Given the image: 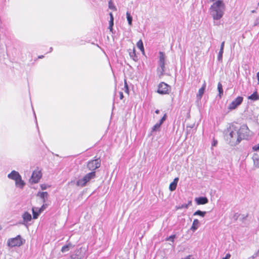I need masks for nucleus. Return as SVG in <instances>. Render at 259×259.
<instances>
[{
    "label": "nucleus",
    "instance_id": "obj_21",
    "mask_svg": "<svg viewBox=\"0 0 259 259\" xmlns=\"http://www.w3.org/2000/svg\"><path fill=\"white\" fill-rule=\"evenodd\" d=\"M110 20H109V27L108 29L110 30L111 32L113 31V26L114 25V17L112 13H110Z\"/></svg>",
    "mask_w": 259,
    "mask_h": 259
},
{
    "label": "nucleus",
    "instance_id": "obj_52",
    "mask_svg": "<svg viewBox=\"0 0 259 259\" xmlns=\"http://www.w3.org/2000/svg\"><path fill=\"white\" fill-rule=\"evenodd\" d=\"M44 57V56H43V55L39 56L38 57V58L39 59H42V58H43Z\"/></svg>",
    "mask_w": 259,
    "mask_h": 259
},
{
    "label": "nucleus",
    "instance_id": "obj_31",
    "mask_svg": "<svg viewBox=\"0 0 259 259\" xmlns=\"http://www.w3.org/2000/svg\"><path fill=\"white\" fill-rule=\"evenodd\" d=\"M224 53V51L220 50L218 55V60L219 62H222L223 60V54Z\"/></svg>",
    "mask_w": 259,
    "mask_h": 259
},
{
    "label": "nucleus",
    "instance_id": "obj_46",
    "mask_svg": "<svg viewBox=\"0 0 259 259\" xmlns=\"http://www.w3.org/2000/svg\"><path fill=\"white\" fill-rule=\"evenodd\" d=\"M218 143V141L217 140H213V143L212 144V146H215Z\"/></svg>",
    "mask_w": 259,
    "mask_h": 259
},
{
    "label": "nucleus",
    "instance_id": "obj_24",
    "mask_svg": "<svg viewBox=\"0 0 259 259\" xmlns=\"http://www.w3.org/2000/svg\"><path fill=\"white\" fill-rule=\"evenodd\" d=\"M137 47L142 52L143 54L144 53V48L143 41L141 39L139 40L137 43Z\"/></svg>",
    "mask_w": 259,
    "mask_h": 259
},
{
    "label": "nucleus",
    "instance_id": "obj_23",
    "mask_svg": "<svg viewBox=\"0 0 259 259\" xmlns=\"http://www.w3.org/2000/svg\"><path fill=\"white\" fill-rule=\"evenodd\" d=\"M129 55L131 57L134 61L137 62L138 60V57L136 54V51L135 49H133L132 51H131L129 52Z\"/></svg>",
    "mask_w": 259,
    "mask_h": 259
},
{
    "label": "nucleus",
    "instance_id": "obj_43",
    "mask_svg": "<svg viewBox=\"0 0 259 259\" xmlns=\"http://www.w3.org/2000/svg\"><path fill=\"white\" fill-rule=\"evenodd\" d=\"M178 181H179V178H176L174 179V181L172 182V183H174V184H176L177 185Z\"/></svg>",
    "mask_w": 259,
    "mask_h": 259
},
{
    "label": "nucleus",
    "instance_id": "obj_36",
    "mask_svg": "<svg viewBox=\"0 0 259 259\" xmlns=\"http://www.w3.org/2000/svg\"><path fill=\"white\" fill-rule=\"evenodd\" d=\"M166 114H165L161 118V119L159 120L158 123H159L161 125L163 123V122L166 120Z\"/></svg>",
    "mask_w": 259,
    "mask_h": 259
},
{
    "label": "nucleus",
    "instance_id": "obj_55",
    "mask_svg": "<svg viewBox=\"0 0 259 259\" xmlns=\"http://www.w3.org/2000/svg\"><path fill=\"white\" fill-rule=\"evenodd\" d=\"M258 5H259V3H258Z\"/></svg>",
    "mask_w": 259,
    "mask_h": 259
},
{
    "label": "nucleus",
    "instance_id": "obj_28",
    "mask_svg": "<svg viewBox=\"0 0 259 259\" xmlns=\"http://www.w3.org/2000/svg\"><path fill=\"white\" fill-rule=\"evenodd\" d=\"M79 251H76L74 254L70 256V259H81V256L79 255Z\"/></svg>",
    "mask_w": 259,
    "mask_h": 259
},
{
    "label": "nucleus",
    "instance_id": "obj_49",
    "mask_svg": "<svg viewBox=\"0 0 259 259\" xmlns=\"http://www.w3.org/2000/svg\"><path fill=\"white\" fill-rule=\"evenodd\" d=\"M256 77L258 80V83L259 84V71L256 74Z\"/></svg>",
    "mask_w": 259,
    "mask_h": 259
},
{
    "label": "nucleus",
    "instance_id": "obj_17",
    "mask_svg": "<svg viewBox=\"0 0 259 259\" xmlns=\"http://www.w3.org/2000/svg\"><path fill=\"white\" fill-rule=\"evenodd\" d=\"M200 225L199 221L198 219H194L192 225L190 228V230H192L193 232H195L196 231Z\"/></svg>",
    "mask_w": 259,
    "mask_h": 259
},
{
    "label": "nucleus",
    "instance_id": "obj_7",
    "mask_svg": "<svg viewBox=\"0 0 259 259\" xmlns=\"http://www.w3.org/2000/svg\"><path fill=\"white\" fill-rule=\"evenodd\" d=\"M170 90V87L167 83L161 82L158 85L157 93L159 94H168Z\"/></svg>",
    "mask_w": 259,
    "mask_h": 259
},
{
    "label": "nucleus",
    "instance_id": "obj_48",
    "mask_svg": "<svg viewBox=\"0 0 259 259\" xmlns=\"http://www.w3.org/2000/svg\"><path fill=\"white\" fill-rule=\"evenodd\" d=\"M230 257V254H227L225 258L223 259H228Z\"/></svg>",
    "mask_w": 259,
    "mask_h": 259
},
{
    "label": "nucleus",
    "instance_id": "obj_33",
    "mask_svg": "<svg viewBox=\"0 0 259 259\" xmlns=\"http://www.w3.org/2000/svg\"><path fill=\"white\" fill-rule=\"evenodd\" d=\"M177 185L174 184V183L171 182L169 186V189L170 191H174L176 190L177 188Z\"/></svg>",
    "mask_w": 259,
    "mask_h": 259
},
{
    "label": "nucleus",
    "instance_id": "obj_26",
    "mask_svg": "<svg viewBox=\"0 0 259 259\" xmlns=\"http://www.w3.org/2000/svg\"><path fill=\"white\" fill-rule=\"evenodd\" d=\"M126 19H127L128 25L130 26H132V22H133L132 16L131 15V14L128 12H126Z\"/></svg>",
    "mask_w": 259,
    "mask_h": 259
},
{
    "label": "nucleus",
    "instance_id": "obj_45",
    "mask_svg": "<svg viewBox=\"0 0 259 259\" xmlns=\"http://www.w3.org/2000/svg\"><path fill=\"white\" fill-rule=\"evenodd\" d=\"M119 96H120V100L123 99L124 96H123V94L122 92H119Z\"/></svg>",
    "mask_w": 259,
    "mask_h": 259
},
{
    "label": "nucleus",
    "instance_id": "obj_18",
    "mask_svg": "<svg viewBox=\"0 0 259 259\" xmlns=\"http://www.w3.org/2000/svg\"><path fill=\"white\" fill-rule=\"evenodd\" d=\"M88 182L96 177V171H91L84 176Z\"/></svg>",
    "mask_w": 259,
    "mask_h": 259
},
{
    "label": "nucleus",
    "instance_id": "obj_41",
    "mask_svg": "<svg viewBox=\"0 0 259 259\" xmlns=\"http://www.w3.org/2000/svg\"><path fill=\"white\" fill-rule=\"evenodd\" d=\"M224 46H225V41H223L221 45V47H220V50L224 51Z\"/></svg>",
    "mask_w": 259,
    "mask_h": 259
},
{
    "label": "nucleus",
    "instance_id": "obj_51",
    "mask_svg": "<svg viewBox=\"0 0 259 259\" xmlns=\"http://www.w3.org/2000/svg\"><path fill=\"white\" fill-rule=\"evenodd\" d=\"M34 116H35V120H36V126H37V127L38 128V124H37V121H36V116L34 112Z\"/></svg>",
    "mask_w": 259,
    "mask_h": 259
},
{
    "label": "nucleus",
    "instance_id": "obj_12",
    "mask_svg": "<svg viewBox=\"0 0 259 259\" xmlns=\"http://www.w3.org/2000/svg\"><path fill=\"white\" fill-rule=\"evenodd\" d=\"M21 175L19 173L15 170H12L11 173L8 174V178L10 179L14 180L15 181L17 180L18 178L20 177Z\"/></svg>",
    "mask_w": 259,
    "mask_h": 259
},
{
    "label": "nucleus",
    "instance_id": "obj_25",
    "mask_svg": "<svg viewBox=\"0 0 259 259\" xmlns=\"http://www.w3.org/2000/svg\"><path fill=\"white\" fill-rule=\"evenodd\" d=\"M192 201H189L187 204L184 203L181 205H179L177 206V209H183V208H188L190 205H191Z\"/></svg>",
    "mask_w": 259,
    "mask_h": 259
},
{
    "label": "nucleus",
    "instance_id": "obj_50",
    "mask_svg": "<svg viewBox=\"0 0 259 259\" xmlns=\"http://www.w3.org/2000/svg\"><path fill=\"white\" fill-rule=\"evenodd\" d=\"M155 112L156 114H159V112H160V111L158 109H157V110H155Z\"/></svg>",
    "mask_w": 259,
    "mask_h": 259
},
{
    "label": "nucleus",
    "instance_id": "obj_2",
    "mask_svg": "<svg viewBox=\"0 0 259 259\" xmlns=\"http://www.w3.org/2000/svg\"><path fill=\"white\" fill-rule=\"evenodd\" d=\"M225 5L222 0H218L210 6V14L214 20H219L224 15Z\"/></svg>",
    "mask_w": 259,
    "mask_h": 259
},
{
    "label": "nucleus",
    "instance_id": "obj_3",
    "mask_svg": "<svg viewBox=\"0 0 259 259\" xmlns=\"http://www.w3.org/2000/svg\"><path fill=\"white\" fill-rule=\"evenodd\" d=\"M165 55L162 52H159V59L157 72L159 77L163 76L165 71Z\"/></svg>",
    "mask_w": 259,
    "mask_h": 259
},
{
    "label": "nucleus",
    "instance_id": "obj_22",
    "mask_svg": "<svg viewBox=\"0 0 259 259\" xmlns=\"http://www.w3.org/2000/svg\"><path fill=\"white\" fill-rule=\"evenodd\" d=\"M248 99L253 101L259 100V95L257 92L255 91L250 96H248Z\"/></svg>",
    "mask_w": 259,
    "mask_h": 259
},
{
    "label": "nucleus",
    "instance_id": "obj_6",
    "mask_svg": "<svg viewBox=\"0 0 259 259\" xmlns=\"http://www.w3.org/2000/svg\"><path fill=\"white\" fill-rule=\"evenodd\" d=\"M101 166V160L100 158H96L88 162L87 168L92 171L95 170Z\"/></svg>",
    "mask_w": 259,
    "mask_h": 259
},
{
    "label": "nucleus",
    "instance_id": "obj_19",
    "mask_svg": "<svg viewBox=\"0 0 259 259\" xmlns=\"http://www.w3.org/2000/svg\"><path fill=\"white\" fill-rule=\"evenodd\" d=\"M205 87H206V84L204 83L202 85V87L200 89H199V90L198 91V93L197 95V98L198 99L200 100L201 99L203 95L204 94V91L205 90Z\"/></svg>",
    "mask_w": 259,
    "mask_h": 259
},
{
    "label": "nucleus",
    "instance_id": "obj_5",
    "mask_svg": "<svg viewBox=\"0 0 259 259\" xmlns=\"http://www.w3.org/2000/svg\"><path fill=\"white\" fill-rule=\"evenodd\" d=\"M25 243V240L19 235L15 238H10L8 241V245L11 247L20 246Z\"/></svg>",
    "mask_w": 259,
    "mask_h": 259
},
{
    "label": "nucleus",
    "instance_id": "obj_40",
    "mask_svg": "<svg viewBox=\"0 0 259 259\" xmlns=\"http://www.w3.org/2000/svg\"><path fill=\"white\" fill-rule=\"evenodd\" d=\"M259 25V16L256 18V19L255 20L254 25V26H257Z\"/></svg>",
    "mask_w": 259,
    "mask_h": 259
},
{
    "label": "nucleus",
    "instance_id": "obj_8",
    "mask_svg": "<svg viewBox=\"0 0 259 259\" xmlns=\"http://www.w3.org/2000/svg\"><path fill=\"white\" fill-rule=\"evenodd\" d=\"M243 100V98L241 96L237 97L234 100H233L229 105L228 109L233 110L236 109L239 105H240Z\"/></svg>",
    "mask_w": 259,
    "mask_h": 259
},
{
    "label": "nucleus",
    "instance_id": "obj_54",
    "mask_svg": "<svg viewBox=\"0 0 259 259\" xmlns=\"http://www.w3.org/2000/svg\"><path fill=\"white\" fill-rule=\"evenodd\" d=\"M255 12L254 10L252 11V13H254Z\"/></svg>",
    "mask_w": 259,
    "mask_h": 259
},
{
    "label": "nucleus",
    "instance_id": "obj_16",
    "mask_svg": "<svg viewBox=\"0 0 259 259\" xmlns=\"http://www.w3.org/2000/svg\"><path fill=\"white\" fill-rule=\"evenodd\" d=\"M88 183V182H87L86 179L83 177L82 178L79 179L77 181V182L76 183V185L77 186L83 187L86 186V185Z\"/></svg>",
    "mask_w": 259,
    "mask_h": 259
},
{
    "label": "nucleus",
    "instance_id": "obj_10",
    "mask_svg": "<svg viewBox=\"0 0 259 259\" xmlns=\"http://www.w3.org/2000/svg\"><path fill=\"white\" fill-rule=\"evenodd\" d=\"M23 223L22 224L26 225L29 222L32 220V216L30 213L27 211H25L22 215Z\"/></svg>",
    "mask_w": 259,
    "mask_h": 259
},
{
    "label": "nucleus",
    "instance_id": "obj_9",
    "mask_svg": "<svg viewBox=\"0 0 259 259\" xmlns=\"http://www.w3.org/2000/svg\"><path fill=\"white\" fill-rule=\"evenodd\" d=\"M41 177V174L40 171H34L31 177V181L32 183H37Z\"/></svg>",
    "mask_w": 259,
    "mask_h": 259
},
{
    "label": "nucleus",
    "instance_id": "obj_42",
    "mask_svg": "<svg viewBox=\"0 0 259 259\" xmlns=\"http://www.w3.org/2000/svg\"><path fill=\"white\" fill-rule=\"evenodd\" d=\"M178 181H179V178H176L174 179V181L172 182V183H174V184H176L177 185Z\"/></svg>",
    "mask_w": 259,
    "mask_h": 259
},
{
    "label": "nucleus",
    "instance_id": "obj_4",
    "mask_svg": "<svg viewBox=\"0 0 259 259\" xmlns=\"http://www.w3.org/2000/svg\"><path fill=\"white\" fill-rule=\"evenodd\" d=\"M237 132L240 142L242 140H247L250 136V131L246 124H243L239 128L237 127Z\"/></svg>",
    "mask_w": 259,
    "mask_h": 259
},
{
    "label": "nucleus",
    "instance_id": "obj_44",
    "mask_svg": "<svg viewBox=\"0 0 259 259\" xmlns=\"http://www.w3.org/2000/svg\"><path fill=\"white\" fill-rule=\"evenodd\" d=\"M41 188L42 190H45L47 188V186L45 184H42L41 185Z\"/></svg>",
    "mask_w": 259,
    "mask_h": 259
},
{
    "label": "nucleus",
    "instance_id": "obj_35",
    "mask_svg": "<svg viewBox=\"0 0 259 259\" xmlns=\"http://www.w3.org/2000/svg\"><path fill=\"white\" fill-rule=\"evenodd\" d=\"M176 237V235H172L170 236L169 237L166 238V240L170 241L172 242H174V239Z\"/></svg>",
    "mask_w": 259,
    "mask_h": 259
},
{
    "label": "nucleus",
    "instance_id": "obj_39",
    "mask_svg": "<svg viewBox=\"0 0 259 259\" xmlns=\"http://www.w3.org/2000/svg\"><path fill=\"white\" fill-rule=\"evenodd\" d=\"M259 250L256 251L253 255H252L249 258L254 259L258 255Z\"/></svg>",
    "mask_w": 259,
    "mask_h": 259
},
{
    "label": "nucleus",
    "instance_id": "obj_47",
    "mask_svg": "<svg viewBox=\"0 0 259 259\" xmlns=\"http://www.w3.org/2000/svg\"><path fill=\"white\" fill-rule=\"evenodd\" d=\"M124 87L126 88V92H128V85L126 81H125Z\"/></svg>",
    "mask_w": 259,
    "mask_h": 259
},
{
    "label": "nucleus",
    "instance_id": "obj_13",
    "mask_svg": "<svg viewBox=\"0 0 259 259\" xmlns=\"http://www.w3.org/2000/svg\"><path fill=\"white\" fill-rule=\"evenodd\" d=\"M252 158L253 161L254 166L257 168H259V155L256 153H254Z\"/></svg>",
    "mask_w": 259,
    "mask_h": 259
},
{
    "label": "nucleus",
    "instance_id": "obj_11",
    "mask_svg": "<svg viewBox=\"0 0 259 259\" xmlns=\"http://www.w3.org/2000/svg\"><path fill=\"white\" fill-rule=\"evenodd\" d=\"M195 201L198 205L205 204L208 202V199L207 198L203 196L196 198Z\"/></svg>",
    "mask_w": 259,
    "mask_h": 259
},
{
    "label": "nucleus",
    "instance_id": "obj_53",
    "mask_svg": "<svg viewBox=\"0 0 259 259\" xmlns=\"http://www.w3.org/2000/svg\"><path fill=\"white\" fill-rule=\"evenodd\" d=\"M52 51H53V48H52V47H51V48H50V52H51Z\"/></svg>",
    "mask_w": 259,
    "mask_h": 259
},
{
    "label": "nucleus",
    "instance_id": "obj_34",
    "mask_svg": "<svg viewBox=\"0 0 259 259\" xmlns=\"http://www.w3.org/2000/svg\"><path fill=\"white\" fill-rule=\"evenodd\" d=\"M161 126V125L158 123H156L152 127V131L153 132H156L157 131H158L159 128Z\"/></svg>",
    "mask_w": 259,
    "mask_h": 259
},
{
    "label": "nucleus",
    "instance_id": "obj_1",
    "mask_svg": "<svg viewBox=\"0 0 259 259\" xmlns=\"http://www.w3.org/2000/svg\"><path fill=\"white\" fill-rule=\"evenodd\" d=\"M237 130V126L232 124L225 132V139L231 146H235L240 143Z\"/></svg>",
    "mask_w": 259,
    "mask_h": 259
},
{
    "label": "nucleus",
    "instance_id": "obj_27",
    "mask_svg": "<svg viewBox=\"0 0 259 259\" xmlns=\"http://www.w3.org/2000/svg\"><path fill=\"white\" fill-rule=\"evenodd\" d=\"M206 214V211H203L200 210H197L194 213L193 215H199L202 217H204Z\"/></svg>",
    "mask_w": 259,
    "mask_h": 259
},
{
    "label": "nucleus",
    "instance_id": "obj_30",
    "mask_svg": "<svg viewBox=\"0 0 259 259\" xmlns=\"http://www.w3.org/2000/svg\"><path fill=\"white\" fill-rule=\"evenodd\" d=\"M70 246H71L70 244H68L64 245L61 248V251L62 252H66L69 251V250L70 248Z\"/></svg>",
    "mask_w": 259,
    "mask_h": 259
},
{
    "label": "nucleus",
    "instance_id": "obj_14",
    "mask_svg": "<svg viewBox=\"0 0 259 259\" xmlns=\"http://www.w3.org/2000/svg\"><path fill=\"white\" fill-rule=\"evenodd\" d=\"M15 185L16 186L19 187V188L22 189L25 185L24 181L22 180L21 176L18 178L17 180L15 181Z\"/></svg>",
    "mask_w": 259,
    "mask_h": 259
},
{
    "label": "nucleus",
    "instance_id": "obj_29",
    "mask_svg": "<svg viewBox=\"0 0 259 259\" xmlns=\"http://www.w3.org/2000/svg\"><path fill=\"white\" fill-rule=\"evenodd\" d=\"M218 90L219 91V95L220 97H221L223 94V87L221 82H219L218 84Z\"/></svg>",
    "mask_w": 259,
    "mask_h": 259
},
{
    "label": "nucleus",
    "instance_id": "obj_15",
    "mask_svg": "<svg viewBox=\"0 0 259 259\" xmlns=\"http://www.w3.org/2000/svg\"><path fill=\"white\" fill-rule=\"evenodd\" d=\"M32 212L33 215V219H37L39 215L40 214L41 212H39V208L36 207H33L32 208Z\"/></svg>",
    "mask_w": 259,
    "mask_h": 259
},
{
    "label": "nucleus",
    "instance_id": "obj_38",
    "mask_svg": "<svg viewBox=\"0 0 259 259\" xmlns=\"http://www.w3.org/2000/svg\"><path fill=\"white\" fill-rule=\"evenodd\" d=\"M109 8L112 10H116L115 7L113 5L111 1L109 2Z\"/></svg>",
    "mask_w": 259,
    "mask_h": 259
},
{
    "label": "nucleus",
    "instance_id": "obj_32",
    "mask_svg": "<svg viewBox=\"0 0 259 259\" xmlns=\"http://www.w3.org/2000/svg\"><path fill=\"white\" fill-rule=\"evenodd\" d=\"M48 204L44 203L42 205L40 208H39V212H42L44 211L48 207Z\"/></svg>",
    "mask_w": 259,
    "mask_h": 259
},
{
    "label": "nucleus",
    "instance_id": "obj_20",
    "mask_svg": "<svg viewBox=\"0 0 259 259\" xmlns=\"http://www.w3.org/2000/svg\"><path fill=\"white\" fill-rule=\"evenodd\" d=\"M42 199L43 203H46V201L48 198V193L47 192H39L37 194Z\"/></svg>",
    "mask_w": 259,
    "mask_h": 259
},
{
    "label": "nucleus",
    "instance_id": "obj_37",
    "mask_svg": "<svg viewBox=\"0 0 259 259\" xmlns=\"http://www.w3.org/2000/svg\"><path fill=\"white\" fill-rule=\"evenodd\" d=\"M252 150L253 151H258L259 152V144L253 146L252 147Z\"/></svg>",
    "mask_w": 259,
    "mask_h": 259
}]
</instances>
